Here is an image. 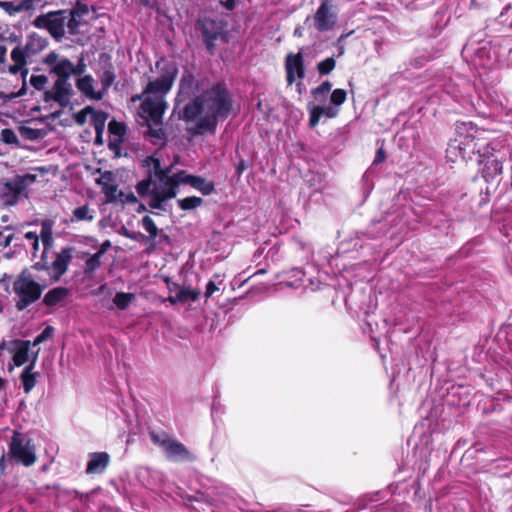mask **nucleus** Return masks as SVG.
Instances as JSON below:
<instances>
[{"label":"nucleus","mask_w":512,"mask_h":512,"mask_svg":"<svg viewBox=\"0 0 512 512\" xmlns=\"http://www.w3.org/2000/svg\"><path fill=\"white\" fill-rule=\"evenodd\" d=\"M46 284L37 282L28 269H23L13 282V292L17 299L15 307L19 311L35 303L41 298Z\"/></svg>","instance_id":"nucleus-4"},{"label":"nucleus","mask_w":512,"mask_h":512,"mask_svg":"<svg viewBox=\"0 0 512 512\" xmlns=\"http://www.w3.org/2000/svg\"><path fill=\"white\" fill-rule=\"evenodd\" d=\"M310 112L309 125L315 127L324 115L325 108L322 106H308Z\"/></svg>","instance_id":"nucleus-32"},{"label":"nucleus","mask_w":512,"mask_h":512,"mask_svg":"<svg viewBox=\"0 0 512 512\" xmlns=\"http://www.w3.org/2000/svg\"><path fill=\"white\" fill-rule=\"evenodd\" d=\"M336 20L337 14L333 10L331 0H323L314 16L316 29L319 32L328 31L334 27Z\"/></svg>","instance_id":"nucleus-10"},{"label":"nucleus","mask_w":512,"mask_h":512,"mask_svg":"<svg viewBox=\"0 0 512 512\" xmlns=\"http://www.w3.org/2000/svg\"><path fill=\"white\" fill-rule=\"evenodd\" d=\"M385 159V153L382 148L378 149L373 164H379Z\"/></svg>","instance_id":"nucleus-57"},{"label":"nucleus","mask_w":512,"mask_h":512,"mask_svg":"<svg viewBox=\"0 0 512 512\" xmlns=\"http://www.w3.org/2000/svg\"><path fill=\"white\" fill-rule=\"evenodd\" d=\"M1 140L8 145H19V140L16 133L9 128H5L1 131Z\"/></svg>","instance_id":"nucleus-37"},{"label":"nucleus","mask_w":512,"mask_h":512,"mask_svg":"<svg viewBox=\"0 0 512 512\" xmlns=\"http://www.w3.org/2000/svg\"><path fill=\"white\" fill-rule=\"evenodd\" d=\"M477 152L483 158V160H480L481 163H484L482 175L487 181L502 173V164L498 159L491 157L489 145L483 149L478 148Z\"/></svg>","instance_id":"nucleus-12"},{"label":"nucleus","mask_w":512,"mask_h":512,"mask_svg":"<svg viewBox=\"0 0 512 512\" xmlns=\"http://www.w3.org/2000/svg\"><path fill=\"white\" fill-rule=\"evenodd\" d=\"M247 169V163L245 160H240L236 166V172L240 176Z\"/></svg>","instance_id":"nucleus-58"},{"label":"nucleus","mask_w":512,"mask_h":512,"mask_svg":"<svg viewBox=\"0 0 512 512\" xmlns=\"http://www.w3.org/2000/svg\"><path fill=\"white\" fill-rule=\"evenodd\" d=\"M167 300L171 303V304H177V303H181V299L180 297L178 296V294H174V295H170Z\"/></svg>","instance_id":"nucleus-61"},{"label":"nucleus","mask_w":512,"mask_h":512,"mask_svg":"<svg viewBox=\"0 0 512 512\" xmlns=\"http://www.w3.org/2000/svg\"><path fill=\"white\" fill-rule=\"evenodd\" d=\"M44 63L50 67V72L55 74L57 79H69L73 75L74 64L54 51L46 55Z\"/></svg>","instance_id":"nucleus-9"},{"label":"nucleus","mask_w":512,"mask_h":512,"mask_svg":"<svg viewBox=\"0 0 512 512\" xmlns=\"http://www.w3.org/2000/svg\"><path fill=\"white\" fill-rule=\"evenodd\" d=\"M463 52L465 53H474L475 56L477 58H483L485 53H486V44L482 45L481 47H479L478 49H474L473 48V44L471 43H467L464 48H463Z\"/></svg>","instance_id":"nucleus-48"},{"label":"nucleus","mask_w":512,"mask_h":512,"mask_svg":"<svg viewBox=\"0 0 512 512\" xmlns=\"http://www.w3.org/2000/svg\"><path fill=\"white\" fill-rule=\"evenodd\" d=\"M95 217V211L91 210L88 205L77 207L72 212L71 222L93 221Z\"/></svg>","instance_id":"nucleus-24"},{"label":"nucleus","mask_w":512,"mask_h":512,"mask_svg":"<svg viewBox=\"0 0 512 512\" xmlns=\"http://www.w3.org/2000/svg\"><path fill=\"white\" fill-rule=\"evenodd\" d=\"M16 350L13 355V362L16 366H22L29 359L30 341L16 340Z\"/></svg>","instance_id":"nucleus-21"},{"label":"nucleus","mask_w":512,"mask_h":512,"mask_svg":"<svg viewBox=\"0 0 512 512\" xmlns=\"http://www.w3.org/2000/svg\"><path fill=\"white\" fill-rule=\"evenodd\" d=\"M54 329L50 326L46 327L33 341V345L36 346L53 335Z\"/></svg>","instance_id":"nucleus-50"},{"label":"nucleus","mask_w":512,"mask_h":512,"mask_svg":"<svg viewBox=\"0 0 512 512\" xmlns=\"http://www.w3.org/2000/svg\"><path fill=\"white\" fill-rule=\"evenodd\" d=\"M285 67L287 72V82L292 84L295 81V77L302 79L305 76L303 56L301 53L288 54L285 61Z\"/></svg>","instance_id":"nucleus-14"},{"label":"nucleus","mask_w":512,"mask_h":512,"mask_svg":"<svg viewBox=\"0 0 512 512\" xmlns=\"http://www.w3.org/2000/svg\"><path fill=\"white\" fill-rule=\"evenodd\" d=\"M8 72L11 74H14V75L17 73H20L21 77H22V85L24 83L27 85L26 77H27L29 71L25 66H23L21 64L14 63L13 65H10L8 67Z\"/></svg>","instance_id":"nucleus-46"},{"label":"nucleus","mask_w":512,"mask_h":512,"mask_svg":"<svg viewBox=\"0 0 512 512\" xmlns=\"http://www.w3.org/2000/svg\"><path fill=\"white\" fill-rule=\"evenodd\" d=\"M68 295V289L67 288H64V287H56V288H53L51 290H49L44 298H43V303L46 305V306H54L56 304H58L59 302H61L62 300H64Z\"/></svg>","instance_id":"nucleus-22"},{"label":"nucleus","mask_w":512,"mask_h":512,"mask_svg":"<svg viewBox=\"0 0 512 512\" xmlns=\"http://www.w3.org/2000/svg\"><path fill=\"white\" fill-rule=\"evenodd\" d=\"M106 178L111 180V183H103L102 191L105 194L107 201L112 202L115 201L117 198L118 187L116 184L112 182V174L107 173L106 175L103 176V179Z\"/></svg>","instance_id":"nucleus-30"},{"label":"nucleus","mask_w":512,"mask_h":512,"mask_svg":"<svg viewBox=\"0 0 512 512\" xmlns=\"http://www.w3.org/2000/svg\"><path fill=\"white\" fill-rule=\"evenodd\" d=\"M0 8L10 16L20 13L19 5L12 1H0Z\"/></svg>","instance_id":"nucleus-47"},{"label":"nucleus","mask_w":512,"mask_h":512,"mask_svg":"<svg viewBox=\"0 0 512 512\" xmlns=\"http://www.w3.org/2000/svg\"><path fill=\"white\" fill-rule=\"evenodd\" d=\"M18 131L24 139L29 141H36L45 136V132L42 129H35L25 125L19 126Z\"/></svg>","instance_id":"nucleus-27"},{"label":"nucleus","mask_w":512,"mask_h":512,"mask_svg":"<svg viewBox=\"0 0 512 512\" xmlns=\"http://www.w3.org/2000/svg\"><path fill=\"white\" fill-rule=\"evenodd\" d=\"M223 5L228 10H233L235 8V5H236V0H226V1L223 2Z\"/></svg>","instance_id":"nucleus-62"},{"label":"nucleus","mask_w":512,"mask_h":512,"mask_svg":"<svg viewBox=\"0 0 512 512\" xmlns=\"http://www.w3.org/2000/svg\"><path fill=\"white\" fill-rule=\"evenodd\" d=\"M156 68L161 74L145 86L144 93H148V96L141 103L138 115L147 126L145 137L153 144L162 146L168 138L163 129V115L168 107L165 96L172 89L178 67L174 62L160 60L156 62Z\"/></svg>","instance_id":"nucleus-2"},{"label":"nucleus","mask_w":512,"mask_h":512,"mask_svg":"<svg viewBox=\"0 0 512 512\" xmlns=\"http://www.w3.org/2000/svg\"><path fill=\"white\" fill-rule=\"evenodd\" d=\"M110 462V456L106 452H95L89 455L86 467L87 474H100L105 471Z\"/></svg>","instance_id":"nucleus-16"},{"label":"nucleus","mask_w":512,"mask_h":512,"mask_svg":"<svg viewBox=\"0 0 512 512\" xmlns=\"http://www.w3.org/2000/svg\"><path fill=\"white\" fill-rule=\"evenodd\" d=\"M142 227L148 232L151 239H154L158 235V228L154 220L150 216H144L141 220Z\"/></svg>","instance_id":"nucleus-35"},{"label":"nucleus","mask_w":512,"mask_h":512,"mask_svg":"<svg viewBox=\"0 0 512 512\" xmlns=\"http://www.w3.org/2000/svg\"><path fill=\"white\" fill-rule=\"evenodd\" d=\"M48 42L46 38L38 35L37 33H31L26 40L24 45L25 50L30 56H34L44 50Z\"/></svg>","instance_id":"nucleus-20"},{"label":"nucleus","mask_w":512,"mask_h":512,"mask_svg":"<svg viewBox=\"0 0 512 512\" xmlns=\"http://www.w3.org/2000/svg\"><path fill=\"white\" fill-rule=\"evenodd\" d=\"M103 256V251H98L91 257L86 260V269L88 271H95L101 265V257Z\"/></svg>","instance_id":"nucleus-38"},{"label":"nucleus","mask_w":512,"mask_h":512,"mask_svg":"<svg viewBox=\"0 0 512 512\" xmlns=\"http://www.w3.org/2000/svg\"><path fill=\"white\" fill-rule=\"evenodd\" d=\"M232 109V98L225 84L217 83L209 90L187 103L179 112V118L194 122L191 132L202 135L214 132L219 119L228 117Z\"/></svg>","instance_id":"nucleus-3"},{"label":"nucleus","mask_w":512,"mask_h":512,"mask_svg":"<svg viewBox=\"0 0 512 512\" xmlns=\"http://www.w3.org/2000/svg\"><path fill=\"white\" fill-rule=\"evenodd\" d=\"M7 49L5 46L0 45V64L5 61Z\"/></svg>","instance_id":"nucleus-64"},{"label":"nucleus","mask_w":512,"mask_h":512,"mask_svg":"<svg viewBox=\"0 0 512 512\" xmlns=\"http://www.w3.org/2000/svg\"><path fill=\"white\" fill-rule=\"evenodd\" d=\"M149 436H150V439L151 441L156 444V445H159L160 447L163 448V450L165 449V447L167 446V444L170 442L171 438L169 437L168 434H166L165 432H155V431H151L149 433Z\"/></svg>","instance_id":"nucleus-34"},{"label":"nucleus","mask_w":512,"mask_h":512,"mask_svg":"<svg viewBox=\"0 0 512 512\" xmlns=\"http://www.w3.org/2000/svg\"><path fill=\"white\" fill-rule=\"evenodd\" d=\"M68 19L67 10H58L37 16L32 24L36 28L46 29L56 39L65 35V25Z\"/></svg>","instance_id":"nucleus-7"},{"label":"nucleus","mask_w":512,"mask_h":512,"mask_svg":"<svg viewBox=\"0 0 512 512\" xmlns=\"http://www.w3.org/2000/svg\"><path fill=\"white\" fill-rule=\"evenodd\" d=\"M9 451L11 456L26 467L32 466L36 460V448L32 440L19 432H14Z\"/></svg>","instance_id":"nucleus-6"},{"label":"nucleus","mask_w":512,"mask_h":512,"mask_svg":"<svg viewBox=\"0 0 512 512\" xmlns=\"http://www.w3.org/2000/svg\"><path fill=\"white\" fill-rule=\"evenodd\" d=\"M80 13L78 10L68 11V19L66 21V25L70 34L75 35L78 33L79 22L76 19V16H79Z\"/></svg>","instance_id":"nucleus-33"},{"label":"nucleus","mask_w":512,"mask_h":512,"mask_svg":"<svg viewBox=\"0 0 512 512\" xmlns=\"http://www.w3.org/2000/svg\"><path fill=\"white\" fill-rule=\"evenodd\" d=\"M86 70V64L84 63V59L81 58L77 65H74L73 75H81Z\"/></svg>","instance_id":"nucleus-55"},{"label":"nucleus","mask_w":512,"mask_h":512,"mask_svg":"<svg viewBox=\"0 0 512 512\" xmlns=\"http://www.w3.org/2000/svg\"><path fill=\"white\" fill-rule=\"evenodd\" d=\"M26 92H27V86L24 83L23 86L17 92H12V93H8V94L4 93V92H0V99L2 100L3 103H6V102L13 100L14 98L24 96L26 94Z\"/></svg>","instance_id":"nucleus-41"},{"label":"nucleus","mask_w":512,"mask_h":512,"mask_svg":"<svg viewBox=\"0 0 512 512\" xmlns=\"http://www.w3.org/2000/svg\"><path fill=\"white\" fill-rule=\"evenodd\" d=\"M72 95L73 88L69 79H57L51 89L44 91L43 101H55L64 108L69 105Z\"/></svg>","instance_id":"nucleus-8"},{"label":"nucleus","mask_w":512,"mask_h":512,"mask_svg":"<svg viewBox=\"0 0 512 512\" xmlns=\"http://www.w3.org/2000/svg\"><path fill=\"white\" fill-rule=\"evenodd\" d=\"M174 286L177 289V294L181 299V303H185V302H189V301L194 302L198 299V297L200 295V291L197 289L186 288L179 284H174Z\"/></svg>","instance_id":"nucleus-26"},{"label":"nucleus","mask_w":512,"mask_h":512,"mask_svg":"<svg viewBox=\"0 0 512 512\" xmlns=\"http://www.w3.org/2000/svg\"><path fill=\"white\" fill-rule=\"evenodd\" d=\"M36 359H37V353L34 355L31 363L23 369V371L20 375V379H21L22 385H23V390L25 393H29L35 387L36 382H37V377L39 374L36 372H33Z\"/></svg>","instance_id":"nucleus-19"},{"label":"nucleus","mask_w":512,"mask_h":512,"mask_svg":"<svg viewBox=\"0 0 512 512\" xmlns=\"http://www.w3.org/2000/svg\"><path fill=\"white\" fill-rule=\"evenodd\" d=\"M11 60L14 63L21 64L26 67L27 58L31 57L29 53L25 50L24 46L18 45L11 51Z\"/></svg>","instance_id":"nucleus-31"},{"label":"nucleus","mask_w":512,"mask_h":512,"mask_svg":"<svg viewBox=\"0 0 512 512\" xmlns=\"http://www.w3.org/2000/svg\"><path fill=\"white\" fill-rule=\"evenodd\" d=\"M40 238L43 244V247L46 250H50L53 246V233H52V224L50 221H43L41 224V232Z\"/></svg>","instance_id":"nucleus-25"},{"label":"nucleus","mask_w":512,"mask_h":512,"mask_svg":"<svg viewBox=\"0 0 512 512\" xmlns=\"http://www.w3.org/2000/svg\"><path fill=\"white\" fill-rule=\"evenodd\" d=\"M119 233L128 238V239H131V240H134V241H142L144 240L145 236L140 233V232H132L130 230H128L126 227H122L119 231Z\"/></svg>","instance_id":"nucleus-49"},{"label":"nucleus","mask_w":512,"mask_h":512,"mask_svg":"<svg viewBox=\"0 0 512 512\" xmlns=\"http://www.w3.org/2000/svg\"><path fill=\"white\" fill-rule=\"evenodd\" d=\"M324 115L329 118H333L337 115V110L333 109L332 107L325 108Z\"/></svg>","instance_id":"nucleus-60"},{"label":"nucleus","mask_w":512,"mask_h":512,"mask_svg":"<svg viewBox=\"0 0 512 512\" xmlns=\"http://www.w3.org/2000/svg\"><path fill=\"white\" fill-rule=\"evenodd\" d=\"M177 203L182 210L187 211L200 207L203 204V199L197 196H190L178 199Z\"/></svg>","instance_id":"nucleus-29"},{"label":"nucleus","mask_w":512,"mask_h":512,"mask_svg":"<svg viewBox=\"0 0 512 512\" xmlns=\"http://www.w3.org/2000/svg\"><path fill=\"white\" fill-rule=\"evenodd\" d=\"M204 36L206 38L207 48L210 49L213 45L210 43V40H215L217 38V33H208L207 29L203 31Z\"/></svg>","instance_id":"nucleus-56"},{"label":"nucleus","mask_w":512,"mask_h":512,"mask_svg":"<svg viewBox=\"0 0 512 512\" xmlns=\"http://www.w3.org/2000/svg\"><path fill=\"white\" fill-rule=\"evenodd\" d=\"M25 238L27 240H31L32 242L35 241V239H39L38 235L35 232L29 231L25 234Z\"/></svg>","instance_id":"nucleus-63"},{"label":"nucleus","mask_w":512,"mask_h":512,"mask_svg":"<svg viewBox=\"0 0 512 512\" xmlns=\"http://www.w3.org/2000/svg\"><path fill=\"white\" fill-rule=\"evenodd\" d=\"M198 82L190 71H184L179 82V90L176 97V107L178 108L181 102L189 100L198 91Z\"/></svg>","instance_id":"nucleus-13"},{"label":"nucleus","mask_w":512,"mask_h":512,"mask_svg":"<svg viewBox=\"0 0 512 512\" xmlns=\"http://www.w3.org/2000/svg\"><path fill=\"white\" fill-rule=\"evenodd\" d=\"M142 166L147 171V177L136 185V191L141 197H150L149 206L153 209L167 211L166 202L178 194L181 184H188L204 195L214 190V185L200 176L179 171L171 174V167L163 168L160 159L147 156L142 160Z\"/></svg>","instance_id":"nucleus-1"},{"label":"nucleus","mask_w":512,"mask_h":512,"mask_svg":"<svg viewBox=\"0 0 512 512\" xmlns=\"http://www.w3.org/2000/svg\"><path fill=\"white\" fill-rule=\"evenodd\" d=\"M164 452L167 458L173 461L190 460L192 458L186 447L181 442L175 441L173 439H171L167 444Z\"/></svg>","instance_id":"nucleus-17"},{"label":"nucleus","mask_w":512,"mask_h":512,"mask_svg":"<svg viewBox=\"0 0 512 512\" xmlns=\"http://www.w3.org/2000/svg\"><path fill=\"white\" fill-rule=\"evenodd\" d=\"M135 299L133 293L117 292L113 298V303L120 310H125Z\"/></svg>","instance_id":"nucleus-28"},{"label":"nucleus","mask_w":512,"mask_h":512,"mask_svg":"<svg viewBox=\"0 0 512 512\" xmlns=\"http://www.w3.org/2000/svg\"><path fill=\"white\" fill-rule=\"evenodd\" d=\"M30 84L38 91L45 88L48 83V77L46 75H31Z\"/></svg>","instance_id":"nucleus-39"},{"label":"nucleus","mask_w":512,"mask_h":512,"mask_svg":"<svg viewBox=\"0 0 512 512\" xmlns=\"http://www.w3.org/2000/svg\"><path fill=\"white\" fill-rule=\"evenodd\" d=\"M499 18L503 25L512 27V3L505 5Z\"/></svg>","instance_id":"nucleus-40"},{"label":"nucleus","mask_w":512,"mask_h":512,"mask_svg":"<svg viewBox=\"0 0 512 512\" xmlns=\"http://www.w3.org/2000/svg\"><path fill=\"white\" fill-rule=\"evenodd\" d=\"M93 111V108L91 107H86L84 108L83 110H81L79 113L76 114L75 116V121L77 124L79 125H83L85 122H86V116L87 114H90L92 113Z\"/></svg>","instance_id":"nucleus-51"},{"label":"nucleus","mask_w":512,"mask_h":512,"mask_svg":"<svg viewBox=\"0 0 512 512\" xmlns=\"http://www.w3.org/2000/svg\"><path fill=\"white\" fill-rule=\"evenodd\" d=\"M332 84L329 81L322 82L318 87L312 90V95L315 99H319V97H325L326 94L331 90Z\"/></svg>","instance_id":"nucleus-44"},{"label":"nucleus","mask_w":512,"mask_h":512,"mask_svg":"<svg viewBox=\"0 0 512 512\" xmlns=\"http://www.w3.org/2000/svg\"><path fill=\"white\" fill-rule=\"evenodd\" d=\"M108 118V114L103 111H95L93 109L91 113V124L93 125L96 132V140L100 141L101 136L105 129V124Z\"/></svg>","instance_id":"nucleus-23"},{"label":"nucleus","mask_w":512,"mask_h":512,"mask_svg":"<svg viewBox=\"0 0 512 512\" xmlns=\"http://www.w3.org/2000/svg\"><path fill=\"white\" fill-rule=\"evenodd\" d=\"M95 80L91 75H84L79 77L76 81L77 89L88 99L99 101L103 99L104 91L95 90L94 88Z\"/></svg>","instance_id":"nucleus-15"},{"label":"nucleus","mask_w":512,"mask_h":512,"mask_svg":"<svg viewBox=\"0 0 512 512\" xmlns=\"http://www.w3.org/2000/svg\"><path fill=\"white\" fill-rule=\"evenodd\" d=\"M108 130L111 134L122 137L126 132V127L123 123L112 120L108 124Z\"/></svg>","instance_id":"nucleus-43"},{"label":"nucleus","mask_w":512,"mask_h":512,"mask_svg":"<svg viewBox=\"0 0 512 512\" xmlns=\"http://www.w3.org/2000/svg\"><path fill=\"white\" fill-rule=\"evenodd\" d=\"M74 249L66 247L56 253L55 259L50 263L51 272L49 273L50 282H57L66 273L68 266L73 258Z\"/></svg>","instance_id":"nucleus-11"},{"label":"nucleus","mask_w":512,"mask_h":512,"mask_svg":"<svg viewBox=\"0 0 512 512\" xmlns=\"http://www.w3.org/2000/svg\"><path fill=\"white\" fill-rule=\"evenodd\" d=\"M36 175H17L11 180H0V198L7 205H15L26 188L34 183Z\"/></svg>","instance_id":"nucleus-5"},{"label":"nucleus","mask_w":512,"mask_h":512,"mask_svg":"<svg viewBox=\"0 0 512 512\" xmlns=\"http://www.w3.org/2000/svg\"><path fill=\"white\" fill-rule=\"evenodd\" d=\"M148 96V93H144V90L140 94H135L131 97L132 102L144 101V98Z\"/></svg>","instance_id":"nucleus-59"},{"label":"nucleus","mask_w":512,"mask_h":512,"mask_svg":"<svg viewBox=\"0 0 512 512\" xmlns=\"http://www.w3.org/2000/svg\"><path fill=\"white\" fill-rule=\"evenodd\" d=\"M220 288L214 281H209L206 285L204 296L206 299L210 298Z\"/></svg>","instance_id":"nucleus-53"},{"label":"nucleus","mask_w":512,"mask_h":512,"mask_svg":"<svg viewBox=\"0 0 512 512\" xmlns=\"http://www.w3.org/2000/svg\"><path fill=\"white\" fill-rule=\"evenodd\" d=\"M347 93L343 89H335L330 96V101L335 106H340L346 101Z\"/></svg>","instance_id":"nucleus-42"},{"label":"nucleus","mask_w":512,"mask_h":512,"mask_svg":"<svg viewBox=\"0 0 512 512\" xmlns=\"http://www.w3.org/2000/svg\"><path fill=\"white\" fill-rule=\"evenodd\" d=\"M20 12L34 10L38 6H43L42 0H21L19 3Z\"/></svg>","instance_id":"nucleus-45"},{"label":"nucleus","mask_w":512,"mask_h":512,"mask_svg":"<svg viewBox=\"0 0 512 512\" xmlns=\"http://www.w3.org/2000/svg\"><path fill=\"white\" fill-rule=\"evenodd\" d=\"M335 66V59L333 57H329L318 63L317 70L320 75H328L335 68Z\"/></svg>","instance_id":"nucleus-36"},{"label":"nucleus","mask_w":512,"mask_h":512,"mask_svg":"<svg viewBox=\"0 0 512 512\" xmlns=\"http://www.w3.org/2000/svg\"><path fill=\"white\" fill-rule=\"evenodd\" d=\"M97 76L101 82V90L104 91V95H106L109 88L113 85L116 80L115 68L112 62L106 61L99 72H97Z\"/></svg>","instance_id":"nucleus-18"},{"label":"nucleus","mask_w":512,"mask_h":512,"mask_svg":"<svg viewBox=\"0 0 512 512\" xmlns=\"http://www.w3.org/2000/svg\"><path fill=\"white\" fill-rule=\"evenodd\" d=\"M14 234H8L4 235L2 232H0V246L3 248L8 247L12 240H13Z\"/></svg>","instance_id":"nucleus-54"},{"label":"nucleus","mask_w":512,"mask_h":512,"mask_svg":"<svg viewBox=\"0 0 512 512\" xmlns=\"http://www.w3.org/2000/svg\"><path fill=\"white\" fill-rule=\"evenodd\" d=\"M31 268L36 271H47L48 274L51 272V265L49 261H46L45 259L35 262Z\"/></svg>","instance_id":"nucleus-52"}]
</instances>
